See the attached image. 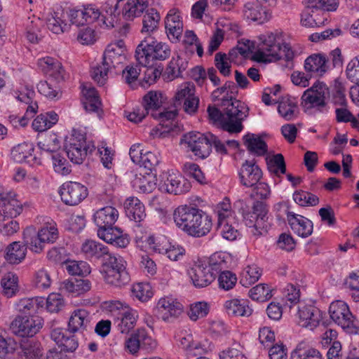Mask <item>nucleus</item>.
<instances>
[{
    "instance_id": "39",
    "label": "nucleus",
    "mask_w": 359,
    "mask_h": 359,
    "mask_svg": "<svg viewBox=\"0 0 359 359\" xmlns=\"http://www.w3.org/2000/svg\"><path fill=\"white\" fill-rule=\"evenodd\" d=\"M43 297L23 298L15 304V310L20 313L31 314L37 312L44 304Z\"/></svg>"
},
{
    "instance_id": "21",
    "label": "nucleus",
    "mask_w": 359,
    "mask_h": 359,
    "mask_svg": "<svg viewBox=\"0 0 359 359\" xmlns=\"http://www.w3.org/2000/svg\"><path fill=\"white\" fill-rule=\"evenodd\" d=\"M93 316L85 309L74 310L69 319L67 330L71 333L83 332L92 328Z\"/></svg>"
},
{
    "instance_id": "61",
    "label": "nucleus",
    "mask_w": 359,
    "mask_h": 359,
    "mask_svg": "<svg viewBox=\"0 0 359 359\" xmlns=\"http://www.w3.org/2000/svg\"><path fill=\"white\" fill-rule=\"evenodd\" d=\"M293 199L301 206H314L319 203L317 196L305 191H297L293 194Z\"/></svg>"
},
{
    "instance_id": "32",
    "label": "nucleus",
    "mask_w": 359,
    "mask_h": 359,
    "mask_svg": "<svg viewBox=\"0 0 359 359\" xmlns=\"http://www.w3.org/2000/svg\"><path fill=\"white\" fill-rule=\"evenodd\" d=\"M118 211L112 206H106L97 210L93 215V221L99 228L111 226L118 218Z\"/></svg>"
},
{
    "instance_id": "60",
    "label": "nucleus",
    "mask_w": 359,
    "mask_h": 359,
    "mask_svg": "<svg viewBox=\"0 0 359 359\" xmlns=\"http://www.w3.org/2000/svg\"><path fill=\"white\" fill-rule=\"evenodd\" d=\"M146 243L151 250L159 254H164L170 244L167 238L163 236H150L147 238Z\"/></svg>"
},
{
    "instance_id": "35",
    "label": "nucleus",
    "mask_w": 359,
    "mask_h": 359,
    "mask_svg": "<svg viewBox=\"0 0 359 359\" xmlns=\"http://www.w3.org/2000/svg\"><path fill=\"white\" fill-rule=\"evenodd\" d=\"M15 97L20 102L27 104L26 109V116L34 115L37 112L38 104L34 100L35 97V92L32 87L28 86H22L15 92Z\"/></svg>"
},
{
    "instance_id": "11",
    "label": "nucleus",
    "mask_w": 359,
    "mask_h": 359,
    "mask_svg": "<svg viewBox=\"0 0 359 359\" xmlns=\"http://www.w3.org/2000/svg\"><path fill=\"white\" fill-rule=\"evenodd\" d=\"M64 147L68 158L75 164L83 163L90 149L86 144V136L74 129L65 138Z\"/></svg>"
},
{
    "instance_id": "38",
    "label": "nucleus",
    "mask_w": 359,
    "mask_h": 359,
    "mask_svg": "<svg viewBox=\"0 0 359 359\" xmlns=\"http://www.w3.org/2000/svg\"><path fill=\"white\" fill-rule=\"evenodd\" d=\"M25 34L27 39L33 43H36L41 39V27L42 22L35 15L29 16L23 20Z\"/></svg>"
},
{
    "instance_id": "19",
    "label": "nucleus",
    "mask_w": 359,
    "mask_h": 359,
    "mask_svg": "<svg viewBox=\"0 0 359 359\" xmlns=\"http://www.w3.org/2000/svg\"><path fill=\"white\" fill-rule=\"evenodd\" d=\"M237 87L232 81H227L220 88L215 89L211 95V98L216 105L220 107L230 108L236 102H241L235 98Z\"/></svg>"
},
{
    "instance_id": "45",
    "label": "nucleus",
    "mask_w": 359,
    "mask_h": 359,
    "mask_svg": "<svg viewBox=\"0 0 359 359\" xmlns=\"http://www.w3.org/2000/svg\"><path fill=\"white\" fill-rule=\"evenodd\" d=\"M166 98L160 91L151 90L143 97V107L149 113L156 112Z\"/></svg>"
},
{
    "instance_id": "59",
    "label": "nucleus",
    "mask_w": 359,
    "mask_h": 359,
    "mask_svg": "<svg viewBox=\"0 0 359 359\" xmlns=\"http://www.w3.org/2000/svg\"><path fill=\"white\" fill-rule=\"evenodd\" d=\"M38 147L43 151L54 153L60 148V141L55 134L50 133L38 142Z\"/></svg>"
},
{
    "instance_id": "57",
    "label": "nucleus",
    "mask_w": 359,
    "mask_h": 359,
    "mask_svg": "<svg viewBox=\"0 0 359 359\" xmlns=\"http://www.w3.org/2000/svg\"><path fill=\"white\" fill-rule=\"evenodd\" d=\"M195 96V86L193 83L185 82L180 85L175 95V102L181 104L183 102Z\"/></svg>"
},
{
    "instance_id": "10",
    "label": "nucleus",
    "mask_w": 359,
    "mask_h": 359,
    "mask_svg": "<svg viewBox=\"0 0 359 359\" xmlns=\"http://www.w3.org/2000/svg\"><path fill=\"white\" fill-rule=\"evenodd\" d=\"M331 319L344 331L355 334L359 330V322L351 312L348 304L341 300L333 302L329 308Z\"/></svg>"
},
{
    "instance_id": "13",
    "label": "nucleus",
    "mask_w": 359,
    "mask_h": 359,
    "mask_svg": "<svg viewBox=\"0 0 359 359\" xmlns=\"http://www.w3.org/2000/svg\"><path fill=\"white\" fill-rule=\"evenodd\" d=\"M214 140L213 134H202L201 133L191 132L183 136L182 141L196 156L201 158L208 157L211 152V140Z\"/></svg>"
},
{
    "instance_id": "40",
    "label": "nucleus",
    "mask_w": 359,
    "mask_h": 359,
    "mask_svg": "<svg viewBox=\"0 0 359 359\" xmlns=\"http://www.w3.org/2000/svg\"><path fill=\"white\" fill-rule=\"evenodd\" d=\"M147 6V0H128L122 11L123 16L126 20H133L140 16Z\"/></svg>"
},
{
    "instance_id": "2",
    "label": "nucleus",
    "mask_w": 359,
    "mask_h": 359,
    "mask_svg": "<svg viewBox=\"0 0 359 359\" xmlns=\"http://www.w3.org/2000/svg\"><path fill=\"white\" fill-rule=\"evenodd\" d=\"M259 39L261 42L253 55L255 61L271 62L282 58L287 61L292 60L294 53L289 44L284 42L281 32L267 33Z\"/></svg>"
},
{
    "instance_id": "12",
    "label": "nucleus",
    "mask_w": 359,
    "mask_h": 359,
    "mask_svg": "<svg viewBox=\"0 0 359 359\" xmlns=\"http://www.w3.org/2000/svg\"><path fill=\"white\" fill-rule=\"evenodd\" d=\"M43 320L37 316L18 315L10 324L11 332L20 337H32L42 327Z\"/></svg>"
},
{
    "instance_id": "22",
    "label": "nucleus",
    "mask_w": 359,
    "mask_h": 359,
    "mask_svg": "<svg viewBox=\"0 0 359 359\" xmlns=\"http://www.w3.org/2000/svg\"><path fill=\"white\" fill-rule=\"evenodd\" d=\"M111 308L117 309H126L121 316L115 320V324L119 332L121 333H128L135 325L138 317L137 311L135 309L128 307L120 302H111Z\"/></svg>"
},
{
    "instance_id": "31",
    "label": "nucleus",
    "mask_w": 359,
    "mask_h": 359,
    "mask_svg": "<svg viewBox=\"0 0 359 359\" xmlns=\"http://www.w3.org/2000/svg\"><path fill=\"white\" fill-rule=\"evenodd\" d=\"M161 188L166 192L175 195L187 192L189 189V184L180 173H170L164 181Z\"/></svg>"
},
{
    "instance_id": "63",
    "label": "nucleus",
    "mask_w": 359,
    "mask_h": 359,
    "mask_svg": "<svg viewBox=\"0 0 359 359\" xmlns=\"http://www.w3.org/2000/svg\"><path fill=\"white\" fill-rule=\"evenodd\" d=\"M133 294L140 301L144 302L153 296L151 287L149 283H138L132 287Z\"/></svg>"
},
{
    "instance_id": "24",
    "label": "nucleus",
    "mask_w": 359,
    "mask_h": 359,
    "mask_svg": "<svg viewBox=\"0 0 359 359\" xmlns=\"http://www.w3.org/2000/svg\"><path fill=\"white\" fill-rule=\"evenodd\" d=\"M239 176L241 183L247 187H252L257 184L262 177V172L259 167L253 161H245L243 163Z\"/></svg>"
},
{
    "instance_id": "43",
    "label": "nucleus",
    "mask_w": 359,
    "mask_h": 359,
    "mask_svg": "<svg viewBox=\"0 0 359 359\" xmlns=\"http://www.w3.org/2000/svg\"><path fill=\"white\" fill-rule=\"evenodd\" d=\"M57 121V114L53 111H48L37 116L32 122V127L36 131L43 132L50 128Z\"/></svg>"
},
{
    "instance_id": "52",
    "label": "nucleus",
    "mask_w": 359,
    "mask_h": 359,
    "mask_svg": "<svg viewBox=\"0 0 359 359\" xmlns=\"http://www.w3.org/2000/svg\"><path fill=\"white\" fill-rule=\"evenodd\" d=\"M34 146L29 142H23L15 146L11 152L12 159L17 163L29 161L27 160L32 156Z\"/></svg>"
},
{
    "instance_id": "30",
    "label": "nucleus",
    "mask_w": 359,
    "mask_h": 359,
    "mask_svg": "<svg viewBox=\"0 0 359 359\" xmlns=\"http://www.w3.org/2000/svg\"><path fill=\"white\" fill-rule=\"evenodd\" d=\"M38 65L41 71L57 81L64 79V69L61 63L51 57H45L38 60Z\"/></svg>"
},
{
    "instance_id": "51",
    "label": "nucleus",
    "mask_w": 359,
    "mask_h": 359,
    "mask_svg": "<svg viewBox=\"0 0 359 359\" xmlns=\"http://www.w3.org/2000/svg\"><path fill=\"white\" fill-rule=\"evenodd\" d=\"M63 267L70 276H86L90 273V265L84 261L67 259Z\"/></svg>"
},
{
    "instance_id": "55",
    "label": "nucleus",
    "mask_w": 359,
    "mask_h": 359,
    "mask_svg": "<svg viewBox=\"0 0 359 359\" xmlns=\"http://www.w3.org/2000/svg\"><path fill=\"white\" fill-rule=\"evenodd\" d=\"M37 89L40 94L50 100H57L61 97L59 86L52 83L51 81H40L37 84Z\"/></svg>"
},
{
    "instance_id": "16",
    "label": "nucleus",
    "mask_w": 359,
    "mask_h": 359,
    "mask_svg": "<svg viewBox=\"0 0 359 359\" xmlns=\"http://www.w3.org/2000/svg\"><path fill=\"white\" fill-rule=\"evenodd\" d=\"M62 201L69 205H76L88 196L87 188L76 182L64 183L60 191Z\"/></svg>"
},
{
    "instance_id": "27",
    "label": "nucleus",
    "mask_w": 359,
    "mask_h": 359,
    "mask_svg": "<svg viewBox=\"0 0 359 359\" xmlns=\"http://www.w3.org/2000/svg\"><path fill=\"white\" fill-rule=\"evenodd\" d=\"M327 17L328 13L323 9L308 4L302 14L301 22L308 27H319L325 24Z\"/></svg>"
},
{
    "instance_id": "37",
    "label": "nucleus",
    "mask_w": 359,
    "mask_h": 359,
    "mask_svg": "<svg viewBox=\"0 0 359 359\" xmlns=\"http://www.w3.org/2000/svg\"><path fill=\"white\" fill-rule=\"evenodd\" d=\"M127 216L135 222H140L146 217L144 205L136 197H129L125 202Z\"/></svg>"
},
{
    "instance_id": "56",
    "label": "nucleus",
    "mask_w": 359,
    "mask_h": 359,
    "mask_svg": "<svg viewBox=\"0 0 359 359\" xmlns=\"http://www.w3.org/2000/svg\"><path fill=\"white\" fill-rule=\"evenodd\" d=\"M271 288L266 284H258L249 290L248 295L254 301L264 302L272 297Z\"/></svg>"
},
{
    "instance_id": "58",
    "label": "nucleus",
    "mask_w": 359,
    "mask_h": 359,
    "mask_svg": "<svg viewBox=\"0 0 359 359\" xmlns=\"http://www.w3.org/2000/svg\"><path fill=\"white\" fill-rule=\"evenodd\" d=\"M244 221L246 226L251 229L250 232L254 236H258L266 232V224L262 223L261 225H259L257 224L258 216L255 215L252 212H248L244 215Z\"/></svg>"
},
{
    "instance_id": "42",
    "label": "nucleus",
    "mask_w": 359,
    "mask_h": 359,
    "mask_svg": "<svg viewBox=\"0 0 359 359\" xmlns=\"http://www.w3.org/2000/svg\"><path fill=\"white\" fill-rule=\"evenodd\" d=\"M161 17L154 8H149L146 11L142 19V33L147 34L149 36L157 29Z\"/></svg>"
},
{
    "instance_id": "9",
    "label": "nucleus",
    "mask_w": 359,
    "mask_h": 359,
    "mask_svg": "<svg viewBox=\"0 0 359 359\" xmlns=\"http://www.w3.org/2000/svg\"><path fill=\"white\" fill-rule=\"evenodd\" d=\"M330 97V90L323 82L317 81L306 90L301 97V106L305 112H310L316 109L322 111Z\"/></svg>"
},
{
    "instance_id": "28",
    "label": "nucleus",
    "mask_w": 359,
    "mask_h": 359,
    "mask_svg": "<svg viewBox=\"0 0 359 359\" xmlns=\"http://www.w3.org/2000/svg\"><path fill=\"white\" fill-rule=\"evenodd\" d=\"M304 69L310 77L322 76L329 69L328 60L324 55L313 54L305 60Z\"/></svg>"
},
{
    "instance_id": "62",
    "label": "nucleus",
    "mask_w": 359,
    "mask_h": 359,
    "mask_svg": "<svg viewBox=\"0 0 359 359\" xmlns=\"http://www.w3.org/2000/svg\"><path fill=\"white\" fill-rule=\"evenodd\" d=\"M217 229L221 236L227 241H235L239 236V232L232 225L231 220L217 222Z\"/></svg>"
},
{
    "instance_id": "53",
    "label": "nucleus",
    "mask_w": 359,
    "mask_h": 359,
    "mask_svg": "<svg viewBox=\"0 0 359 359\" xmlns=\"http://www.w3.org/2000/svg\"><path fill=\"white\" fill-rule=\"evenodd\" d=\"M262 276L261 269L255 264L247 266L241 274L240 283L248 287L256 283Z\"/></svg>"
},
{
    "instance_id": "17",
    "label": "nucleus",
    "mask_w": 359,
    "mask_h": 359,
    "mask_svg": "<svg viewBox=\"0 0 359 359\" xmlns=\"http://www.w3.org/2000/svg\"><path fill=\"white\" fill-rule=\"evenodd\" d=\"M296 316L299 325L309 330L319 326L323 319L322 311L311 305L300 304Z\"/></svg>"
},
{
    "instance_id": "25",
    "label": "nucleus",
    "mask_w": 359,
    "mask_h": 359,
    "mask_svg": "<svg viewBox=\"0 0 359 359\" xmlns=\"http://www.w3.org/2000/svg\"><path fill=\"white\" fill-rule=\"evenodd\" d=\"M165 27L170 40H179L183 31V22L179 10L172 8L169 11L165 19Z\"/></svg>"
},
{
    "instance_id": "5",
    "label": "nucleus",
    "mask_w": 359,
    "mask_h": 359,
    "mask_svg": "<svg viewBox=\"0 0 359 359\" xmlns=\"http://www.w3.org/2000/svg\"><path fill=\"white\" fill-rule=\"evenodd\" d=\"M59 238V231L53 220L46 222L38 231L33 226H27L22 232V240L29 249L39 254L46 244H53Z\"/></svg>"
},
{
    "instance_id": "41",
    "label": "nucleus",
    "mask_w": 359,
    "mask_h": 359,
    "mask_svg": "<svg viewBox=\"0 0 359 359\" xmlns=\"http://www.w3.org/2000/svg\"><path fill=\"white\" fill-rule=\"evenodd\" d=\"M278 111L287 121L294 119L299 113L297 102L289 97L282 98L278 103Z\"/></svg>"
},
{
    "instance_id": "34",
    "label": "nucleus",
    "mask_w": 359,
    "mask_h": 359,
    "mask_svg": "<svg viewBox=\"0 0 359 359\" xmlns=\"http://www.w3.org/2000/svg\"><path fill=\"white\" fill-rule=\"evenodd\" d=\"M243 15L245 18L262 24L271 18V13L255 2L246 3L243 9Z\"/></svg>"
},
{
    "instance_id": "1",
    "label": "nucleus",
    "mask_w": 359,
    "mask_h": 359,
    "mask_svg": "<svg viewBox=\"0 0 359 359\" xmlns=\"http://www.w3.org/2000/svg\"><path fill=\"white\" fill-rule=\"evenodd\" d=\"M175 224L189 235L202 237L212 226V219L203 210L188 205H180L173 212Z\"/></svg>"
},
{
    "instance_id": "20",
    "label": "nucleus",
    "mask_w": 359,
    "mask_h": 359,
    "mask_svg": "<svg viewBox=\"0 0 359 359\" xmlns=\"http://www.w3.org/2000/svg\"><path fill=\"white\" fill-rule=\"evenodd\" d=\"M157 313L163 321L172 322L180 316L183 306L172 297L161 298L156 304Z\"/></svg>"
},
{
    "instance_id": "4",
    "label": "nucleus",
    "mask_w": 359,
    "mask_h": 359,
    "mask_svg": "<svg viewBox=\"0 0 359 359\" xmlns=\"http://www.w3.org/2000/svg\"><path fill=\"white\" fill-rule=\"evenodd\" d=\"M125 53L123 40L109 44L104 52L102 63L92 68L93 79L100 86H104L108 79V74L113 69L125 62L126 60Z\"/></svg>"
},
{
    "instance_id": "50",
    "label": "nucleus",
    "mask_w": 359,
    "mask_h": 359,
    "mask_svg": "<svg viewBox=\"0 0 359 359\" xmlns=\"http://www.w3.org/2000/svg\"><path fill=\"white\" fill-rule=\"evenodd\" d=\"M244 144L248 149L257 156L264 155L267 151L266 142L254 134H247L243 137Z\"/></svg>"
},
{
    "instance_id": "48",
    "label": "nucleus",
    "mask_w": 359,
    "mask_h": 359,
    "mask_svg": "<svg viewBox=\"0 0 359 359\" xmlns=\"http://www.w3.org/2000/svg\"><path fill=\"white\" fill-rule=\"evenodd\" d=\"M20 349L26 359H41L43 355L41 344L34 339L23 341L20 344Z\"/></svg>"
},
{
    "instance_id": "29",
    "label": "nucleus",
    "mask_w": 359,
    "mask_h": 359,
    "mask_svg": "<svg viewBox=\"0 0 359 359\" xmlns=\"http://www.w3.org/2000/svg\"><path fill=\"white\" fill-rule=\"evenodd\" d=\"M27 248H29L24 241H13L6 248L4 259L10 264H19L25 260Z\"/></svg>"
},
{
    "instance_id": "36",
    "label": "nucleus",
    "mask_w": 359,
    "mask_h": 359,
    "mask_svg": "<svg viewBox=\"0 0 359 359\" xmlns=\"http://www.w3.org/2000/svg\"><path fill=\"white\" fill-rule=\"evenodd\" d=\"M226 312L229 316L236 317H249L252 313V309L249 306L245 299H232L226 301L224 304Z\"/></svg>"
},
{
    "instance_id": "23",
    "label": "nucleus",
    "mask_w": 359,
    "mask_h": 359,
    "mask_svg": "<svg viewBox=\"0 0 359 359\" xmlns=\"http://www.w3.org/2000/svg\"><path fill=\"white\" fill-rule=\"evenodd\" d=\"M287 220L292 231L299 236L306 238L313 232V223L306 217L287 211Z\"/></svg>"
},
{
    "instance_id": "33",
    "label": "nucleus",
    "mask_w": 359,
    "mask_h": 359,
    "mask_svg": "<svg viewBox=\"0 0 359 359\" xmlns=\"http://www.w3.org/2000/svg\"><path fill=\"white\" fill-rule=\"evenodd\" d=\"M81 251L86 257H103L105 261L107 257L114 255L109 252L107 246L91 239L86 240L82 243Z\"/></svg>"
},
{
    "instance_id": "64",
    "label": "nucleus",
    "mask_w": 359,
    "mask_h": 359,
    "mask_svg": "<svg viewBox=\"0 0 359 359\" xmlns=\"http://www.w3.org/2000/svg\"><path fill=\"white\" fill-rule=\"evenodd\" d=\"M345 73L349 81L355 84H359V55L348 62Z\"/></svg>"
},
{
    "instance_id": "46",
    "label": "nucleus",
    "mask_w": 359,
    "mask_h": 359,
    "mask_svg": "<svg viewBox=\"0 0 359 359\" xmlns=\"http://www.w3.org/2000/svg\"><path fill=\"white\" fill-rule=\"evenodd\" d=\"M118 11L117 4L115 5L107 4L104 6V12L101 13L99 25L103 28H113L118 20Z\"/></svg>"
},
{
    "instance_id": "3",
    "label": "nucleus",
    "mask_w": 359,
    "mask_h": 359,
    "mask_svg": "<svg viewBox=\"0 0 359 359\" xmlns=\"http://www.w3.org/2000/svg\"><path fill=\"white\" fill-rule=\"evenodd\" d=\"M222 111L215 106H209V118L219 123L222 129L229 133H239L243 126L242 122L248 117L249 109L243 102H236L230 108L221 107Z\"/></svg>"
},
{
    "instance_id": "14",
    "label": "nucleus",
    "mask_w": 359,
    "mask_h": 359,
    "mask_svg": "<svg viewBox=\"0 0 359 359\" xmlns=\"http://www.w3.org/2000/svg\"><path fill=\"white\" fill-rule=\"evenodd\" d=\"M48 29L54 34H62L69 29V23L66 9L56 5L44 12Z\"/></svg>"
},
{
    "instance_id": "7",
    "label": "nucleus",
    "mask_w": 359,
    "mask_h": 359,
    "mask_svg": "<svg viewBox=\"0 0 359 359\" xmlns=\"http://www.w3.org/2000/svg\"><path fill=\"white\" fill-rule=\"evenodd\" d=\"M101 273L106 284L122 287L130 282V275L127 269V262L120 255H109L106 258Z\"/></svg>"
},
{
    "instance_id": "44",
    "label": "nucleus",
    "mask_w": 359,
    "mask_h": 359,
    "mask_svg": "<svg viewBox=\"0 0 359 359\" xmlns=\"http://www.w3.org/2000/svg\"><path fill=\"white\" fill-rule=\"evenodd\" d=\"M2 293L7 298L15 296L19 290L18 276L13 273H5L1 280Z\"/></svg>"
},
{
    "instance_id": "6",
    "label": "nucleus",
    "mask_w": 359,
    "mask_h": 359,
    "mask_svg": "<svg viewBox=\"0 0 359 359\" xmlns=\"http://www.w3.org/2000/svg\"><path fill=\"white\" fill-rule=\"evenodd\" d=\"M222 264L223 262L216 255L198 260L188 271L193 285L198 288L210 285L221 271Z\"/></svg>"
},
{
    "instance_id": "49",
    "label": "nucleus",
    "mask_w": 359,
    "mask_h": 359,
    "mask_svg": "<svg viewBox=\"0 0 359 359\" xmlns=\"http://www.w3.org/2000/svg\"><path fill=\"white\" fill-rule=\"evenodd\" d=\"M292 356L297 357V359H323L319 350L310 346L305 341L298 344Z\"/></svg>"
},
{
    "instance_id": "26",
    "label": "nucleus",
    "mask_w": 359,
    "mask_h": 359,
    "mask_svg": "<svg viewBox=\"0 0 359 359\" xmlns=\"http://www.w3.org/2000/svg\"><path fill=\"white\" fill-rule=\"evenodd\" d=\"M97 236L107 243L114 244L119 248H125L129 243L127 236L123 235L122 231L114 225L99 228Z\"/></svg>"
},
{
    "instance_id": "47",
    "label": "nucleus",
    "mask_w": 359,
    "mask_h": 359,
    "mask_svg": "<svg viewBox=\"0 0 359 359\" xmlns=\"http://www.w3.org/2000/svg\"><path fill=\"white\" fill-rule=\"evenodd\" d=\"M131 183L137 191L143 194L151 193L156 187L154 177L150 174H135Z\"/></svg>"
},
{
    "instance_id": "54",
    "label": "nucleus",
    "mask_w": 359,
    "mask_h": 359,
    "mask_svg": "<svg viewBox=\"0 0 359 359\" xmlns=\"http://www.w3.org/2000/svg\"><path fill=\"white\" fill-rule=\"evenodd\" d=\"M17 348L15 340L6 335V332L0 329V358H5L13 354Z\"/></svg>"
},
{
    "instance_id": "8",
    "label": "nucleus",
    "mask_w": 359,
    "mask_h": 359,
    "mask_svg": "<svg viewBox=\"0 0 359 359\" xmlns=\"http://www.w3.org/2000/svg\"><path fill=\"white\" fill-rule=\"evenodd\" d=\"M170 55L169 46L155 40L151 36H145L135 50L136 60L143 67L151 65L154 60H165Z\"/></svg>"
},
{
    "instance_id": "15",
    "label": "nucleus",
    "mask_w": 359,
    "mask_h": 359,
    "mask_svg": "<svg viewBox=\"0 0 359 359\" xmlns=\"http://www.w3.org/2000/svg\"><path fill=\"white\" fill-rule=\"evenodd\" d=\"M156 346V340L143 328L137 329L125 341V348L131 354L137 353L140 348L151 351Z\"/></svg>"
},
{
    "instance_id": "18",
    "label": "nucleus",
    "mask_w": 359,
    "mask_h": 359,
    "mask_svg": "<svg viewBox=\"0 0 359 359\" xmlns=\"http://www.w3.org/2000/svg\"><path fill=\"white\" fill-rule=\"evenodd\" d=\"M17 196L15 193L8 192L0 197V222L16 217L22 212V203Z\"/></svg>"
}]
</instances>
